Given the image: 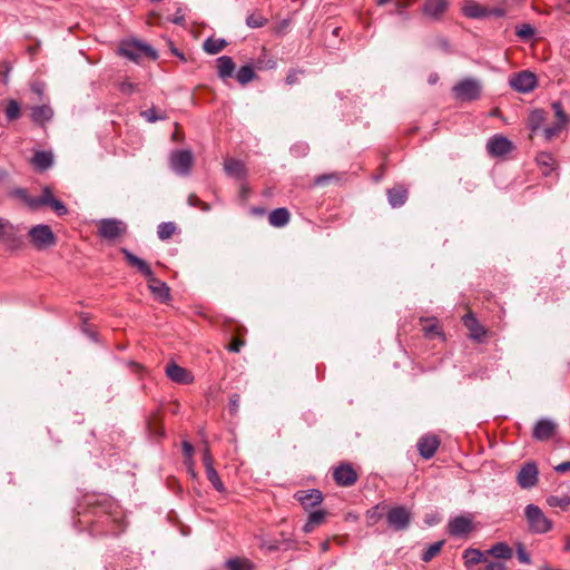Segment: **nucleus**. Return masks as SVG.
<instances>
[{"instance_id": "1", "label": "nucleus", "mask_w": 570, "mask_h": 570, "mask_svg": "<svg viewBox=\"0 0 570 570\" xmlns=\"http://www.w3.org/2000/svg\"><path fill=\"white\" fill-rule=\"evenodd\" d=\"M119 55L134 62H139L142 57H148L151 60L158 58V53L153 47L137 40L122 42L119 47Z\"/></svg>"}, {"instance_id": "2", "label": "nucleus", "mask_w": 570, "mask_h": 570, "mask_svg": "<svg viewBox=\"0 0 570 570\" xmlns=\"http://www.w3.org/2000/svg\"><path fill=\"white\" fill-rule=\"evenodd\" d=\"M453 96L460 101H474L481 97L482 83L474 78H464L452 88Z\"/></svg>"}, {"instance_id": "3", "label": "nucleus", "mask_w": 570, "mask_h": 570, "mask_svg": "<svg viewBox=\"0 0 570 570\" xmlns=\"http://www.w3.org/2000/svg\"><path fill=\"white\" fill-rule=\"evenodd\" d=\"M524 514L529 524V530L533 533H547L552 529V522L549 520L542 510L530 503L524 509Z\"/></svg>"}, {"instance_id": "4", "label": "nucleus", "mask_w": 570, "mask_h": 570, "mask_svg": "<svg viewBox=\"0 0 570 570\" xmlns=\"http://www.w3.org/2000/svg\"><path fill=\"white\" fill-rule=\"evenodd\" d=\"M28 234L32 245L40 250L49 248L57 243V237L53 234L51 227L46 224L33 226Z\"/></svg>"}, {"instance_id": "5", "label": "nucleus", "mask_w": 570, "mask_h": 570, "mask_svg": "<svg viewBox=\"0 0 570 570\" xmlns=\"http://www.w3.org/2000/svg\"><path fill=\"white\" fill-rule=\"evenodd\" d=\"M194 163V157L190 150L180 149L174 150L169 156V166L174 173L180 176H186L190 173Z\"/></svg>"}, {"instance_id": "6", "label": "nucleus", "mask_w": 570, "mask_h": 570, "mask_svg": "<svg viewBox=\"0 0 570 570\" xmlns=\"http://www.w3.org/2000/svg\"><path fill=\"white\" fill-rule=\"evenodd\" d=\"M509 83L515 91L528 94L537 88L538 79L532 71L523 70L513 73L509 79Z\"/></svg>"}, {"instance_id": "7", "label": "nucleus", "mask_w": 570, "mask_h": 570, "mask_svg": "<svg viewBox=\"0 0 570 570\" xmlns=\"http://www.w3.org/2000/svg\"><path fill=\"white\" fill-rule=\"evenodd\" d=\"M0 243L11 249L18 248L22 244L20 228L2 217H0Z\"/></svg>"}, {"instance_id": "8", "label": "nucleus", "mask_w": 570, "mask_h": 570, "mask_svg": "<svg viewBox=\"0 0 570 570\" xmlns=\"http://www.w3.org/2000/svg\"><path fill=\"white\" fill-rule=\"evenodd\" d=\"M411 519L410 510L402 505L391 508L386 513V522L395 531L405 530L410 525Z\"/></svg>"}, {"instance_id": "9", "label": "nucleus", "mask_w": 570, "mask_h": 570, "mask_svg": "<svg viewBox=\"0 0 570 570\" xmlns=\"http://www.w3.org/2000/svg\"><path fill=\"white\" fill-rule=\"evenodd\" d=\"M124 222L115 218H104L98 222V234L105 239H116L126 233Z\"/></svg>"}, {"instance_id": "10", "label": "nucleus", "mask_w": 570, "mask_h": 570, "mask_svg": "<svg viewBox=\"0 0 570 570\" xmlns=\"http://www.w3.org/2000/svg\"><path fill=\"white\" fill-rule=\"evenodd\" d=\"M487 150L492 157H502L513 150V144L502 135H494L489 138Z\"/></svg>"}, {"instance_id": "11", "label": "nucleus", "mask_w": 570, "mask_h": 570, "mask_svg": "<svg viewBox=\"0 0 570 570\" xmlns=\"http://www.w3.org/2000/svg\"><path fill=\"white\" fill-rule=\"evenodd\" d=\"M538 466L534 462L524 463L517 474V482L522 489H531L538 483Z\"/></svg>"}, {"instance_id": "12", "label": "nucleus", "mask_w": 570, "mask_h": 570, "mask_svg": "<svg viewBox=\"0 0 570 570\" xmlns=\"http://www.w3.org/2000/svg\"><path fill=\"white\" fill-rule=\"evenodd\" d=\"M558 424L554 420L542 417L535 422L532 430V438L537 441H547L556 434Z\"/></svg>"}, {"instance_id": "13", "label": "nucleus", "mask_w": 570, "mask_h": 570, "mask_svg": "<svg viewBox=\"0 0 570 570\" xmlns=\"http://www.w3.org/2000/svg\"><path fill=\"white\" fill-rule=\"evenodd\" d=\"M333 479L340 487H351L357 481V473L351 464L343 463L333 471Z\"/></svg>"}, {"instance_id": "14", "label": "nucleus", "mask_w": 570, "mask_h": 570, "mask_svg": "<svg viewBox=\"0 0 570 570\" xmlns=\"http://www.w3.org/2000/svg\"><path fill=\"white\" fill-rule=\"evenodd\" d=\"M165 373L170 381L177 384H190L194 381L193 374L175 362L166 365Z\"/></svg>"}, {"instance_id": "15", "label": "nucleus", "mask_w": 570, "mask_h": 570, "mask_svg": "<svg viewBox=\"0 0 570 570\" xmlns=\"http://www.w3.org/2000/svg\"><path fill=\"white\" fill-rule=\"evenodd\" d=\"M294 498L302 504L304 510L320 505L324 499L323 493L317 489L297 491Z\"/></svg>"}, {"instance_id": "16", "label": "nucleus", "mask_w": 570, "mask_h": 570, "mask_svg": "<svg viewBox=\"0 0 570 570\" xmlns=\"http://www.w3.org/2000/svg\"><path fill=\"white\" fill-rule=\"evenodd\" d=\"M416 446L420 455L423 459L429 460L438 451L440 446V440L436 435L424 434L419 439Z\"/></svg>"}, {"instance_id": "17", "label": "nucleus", "mask_w": 570, "mask_h": 570, "mask_svg": "<svg viewBox=\"0 0 570 570\" xmlns=\"http://www.w3.org/2000/svg\"><path fill=\"white\" fill-rule=\"evenodd\" d=\"M471 519L460 515L449 521L448 531L452 537H464L472 531Z\"/></svg>"}, {"instance_id": "18", "label": "nucleus", "mask_w": 570, "mask_h": 570, "mask_svg": "<svg viewBox=\"0 0 570 570\" xmlns=\"http://www.w3.org/2000/svg\"><path fill=\"white\" fill-rule=\"evenodd\" d=\"M448 0H425L422 7V12L425 17L439 20L448 10Z\"/></svg>"}, {"instance_id": "19", "label": "nucleus", "mask_w": 570, "mask_h": 570, "mask_svg": "<svg viewBox=\"0 0 570 570\" xmlns=\"http://www.w3.org/2000/svg\"><path fill=\"white\" fill-rule=\"evenodd\" d=\"M122 253L129 266L136 268L141 275H144L147 278L148 282L155 281L151 267L147 262L137 257L126 248L122 249Z\"/></svg>"}, {"instance_id": "20", "label": "nucleus", "mask_w": 570, "mask_h": 570, "mask_svg": "<svg viewBox=\"0 0 570 570\" xmlns=\"http://www.w3.org/2000/svg\"><path fill=\"white\" fill-rule=\"evenodd\" d=\"M389 204L393 208L403 206L409 197V190L404 185L396 184L386 191Z\"/></svg>"}, {"instance_id": "21", "label": "nucleus", "mask_w": 570, "mask_h": 570, "mask_svg": "<svg viewBox=\"0 0 570 570\" xmlns=\"http://www.w3.org/2000/svg\"><path fill=\"white\" fill-rule=\"evenodd\" d=\"M463 325L470 331V337L474 341L481 342L487 331L479 323L474 314L468 313L462 317Z\"/></svg>"}, {"instance_id": "22", "label": "nucleus", "mask_w": 570, "mask_h": 570, "mask_svg": "<svg viewBox=\"0 0 570 570\" xmlns=\"http://www.w3.org/2000/svg\"><path fill=\"white\" fill-rule=\"evenodd\" d=\"M14 194L32 210L39 209L46 204V187L42 189V194L39 197H35L28 194L23 188H19Z\"/></svg>"}, {"instance_id": "23", "label": "nucleus", "mask_w": 570, "mask_h": 570, "mask_svg": "<svg viewBox=\"0 0 570 570\" xmlns=\"http://www.w3.org/2000/svg\"><path fill=\"white\" fill-rule=\"evenodd\" d=\"M30 117L35 124L43 126L52 119L53 110L49 105L33 106Z\"/></svg>"}, {"instance_id": "24", "label": "nucleus", "mask_w": 570, "mask_h": 570, "mask_svg": "<svg viewBox=\"0 0 570 570\" xmlns=\"http://www.w3.org/2000/svg\"><path fill=\"white\" fill-rule=\"evenodd\" d=\"M421 323H426L422 327L425 337L433 338L435 336L444 340V333L435 317H421Z\"/></svg>"}, {"instance_id": "25", "label": "nucleus", "mask_w": 570, "mask_h": 570, "mask_svg": "<svg viewBox=\"0 0 570 570\" xmlns=\"http://www.w3.org/2000/svg\"><path fill=\"white\" fill-rule=\"evenodd\" d=\"M31 164L37 170L45 171L53 164V156L50 151L38 150L35 153Z\"/></svg>"}, {"instance_id": "26", "label": "nucleus", "mask_w": 570, "mask_h": 570, "mask_svg": "<svg viewBox=\"0 0 570 570\" xmlns=\"http://www.w3.org/2000/svg\"><path fill=\"white\" fill-rule=\"evenodd\" d=\"M327 512L325 510H315L308 514L306 523L303 525L305 533H311L315 528L323 524L326 520Z\"/></svg>"}, {"instance_id": "27", "label": "nucleus", "mask_w": 570, "mask_h": 570, "mask_svg": "<svg viewBox=\"0 0 570 570\" xmlns=\"http://www.w3.org/2000/svg\"><path fill=\"white\" fill-rule=\"evenodd\" d=\"M291 214L287 208L279 207L269 213L268 222L274 227H284L288 224Z\"/></svg>"}, {"instance_id": "28", "label": "nucleus", "mask_w": 570, "mask_h": 570, "mask_svg": "<svg viewBox=\"0 0 570 570\" xmlns=\"http://www.w3.org/2000/svg\"><path fill=\"white\" fill-rule=\"evenodd\" d=\"M235 71V62L228 56H222L217 59V73L222 79L233 76Z\"/></svg>"}, {"instance_id": "29", "label": "nucleus", "mask_w": 570, "mask_h": 570, "mask_svg": "<svg viewBox=\"0 0 570 570\" xmlns=\"http://www.w3.org/2000/svg\"><path fill=\"white\" fill-rule=\"evenodd\" d=\"M463 13L468 18L482 19L488 17V8L476 2L469 1L463 7Z\"/></svg>"}, {"instance_id": "30", "label": "nucleus", "mask_w": 570, "mask_h": 570, "mask_svg": "<svg viewBox=\"0 0 570 570\" xmlns=\"http://www.w3.org/2000/svg\"><path fill=\"white\" fill-rule=\"evenodd\" d=\"M46 204L45 206H50L51 209L58 215V216H65L68 214L67 206L58 198H55L52 196V191L50 187L46 186Z\"/></svg>"}, {"instance_id": "31", "label": "nucleus", "mask_w": 570, "mask_h": 570, "mask_svg": "<svg viewBox=\"0 0 570 570\" xmlns=\"http://www.w3.org/2000/svg\"><path fill=\"white\" fill-rule=\"evenodd\" d=\"M225 171L237 179H243L246 176V167L244 163L237 159H228L225 161Z\"/></svg>"}, {"instance_id": "32", "label": "nucleus", "mask_w": 570, "mask_h": 570, "mask_svg": "<svg viewBox=\"0 0 570 570\" xmlns=\"http://www.w3.org/2000/svg\"><path fill=\"white\" fill-rule=\"evenodd\" d=\"M463 559L466 568L487 561L484 553L481 550L474 548L466 549L463 552Z\"/></svg>"}, {"instance_id": "33", "label": "nucleus", "mask_w": 570, "mask_h": 570, "mask_svg": "<svg viewBox=\"0 0 570 570\" xmlns=\"http://www.w3.org/2000/svg\"><path fill=\"white\" fill-rule=\"evenodd\" d=\"M535 160L539 167L541 168L542 174L546 176L549 175L554 169L556 159L549 153H540L537 156Z\"/></svg>"}, {"instance_id": "34", "label": "nucleus", "mask_w": 570, "mask_h": 570, "mask_svg": "<svg viewBox=\"0 0 570 570\" xmlns=\"http://www.w3.org/2000/svg\"><path fill=\"white\" fill-rule=\"evenodd\" d=\"M226 45L225 39L209 37L204 41L203 49L209 55H216L220 52Z\"/></svg>"}, {"instance_id": "35", "label": "nucleus", "mask_w": 570, "mask_h": 570, "mask_svg": "<svg viewBox=\"0 0 570 570\" xmlns=\"http://www.w3.org/2000/svg\"><path fill=\"white\" fill-rule=\"evenodd\" d=\"M487 553L497 559H510L513 554V551L507 543L499 542L492 546V548L489 549Z\"/></svg>"}, {"instance_id": "36", "label": "nucleus", "mask_w": 570, "mask_h": 570, "mask_svg": "<svg viewBox=\"0 0 570 570\" xmlns=\"http://www.w3.org/2000/svg\"><path fill=\"white\" fill-rule=\"evenodd\" d=\"M546 120V112L542 109L532 110L528 117V127L532 132L540 129Z\"/></svg>"}, {"instance_id": "37", "label": "nucleus", "mask_w": 570, "mask_h": 570, "mask_svg": "<svg viewBox=\"0 0 570 570\" xmlns=\"http://www.w3.org/2000/svg\"><path fill=\"white\" fill-rule=\"evenodd\" d=\"M255 77H256V73H255L253 67L249 65L240 67L238 69V71L236 72V79L243 86H245L248 82H250L252 80H254Z\"/></svg>"}, {"instance_id": "38", "label": "nucleus", "mask_w": 570, "mask_h": 570, "mask_svg": "<svg viewBox=\"0 0 570 570\" xmlns=\"http://www.w3.org/2000/svg\"><path fill=\"white\" fill-rule=\"evenodd\" d=\"M177 232V226L173 222H164L157 227V235L159 239L167 240Z\"/></svg>"}, {"instance_id": "39", "label": "nucleus", "mask_w": 570, "mask_h": 570, "mask_svg": "<svg viewBox=\"0 0 570 570\" xmlns=\"http://www.w3.org/2000/svg\"><path fill=\"white\" fill-rule=\"evenodd\" d=\"M6 118L8 121L17 120L21 117V106L14 99H9L4 110Z\"/></svg>"}, {"instance_id": "40", "label": "nucleus", "mask_w": 570, "mask_h": 570, "mask_svg": "<svg viewBox=\"0 0 570 570\" xmlns=\"http://www.w3.org/2000/svg\"><path fill=\"white\" fill-rule=\"evenodd\" d=\"M229 570H252L253 563L248 559L233 558L226 561Z\"/></svg>"}, {"instance_id": "41", "label": "nucleus", "mask_w": 570, "mask_h": 570, "mask_svg": "<svg viewBox=\"0 0 570 570\" xmlns=\"http://www.w3.org/2000/svg\"><path fill=\"white\" fill-rule=\"evenodd\" d=\"M444 544L443 540L436 541L430 544L422 553L421 559L424 562H430L435 556H438Z\"/></svg>"}, {"instance_id": "42", "label": "nucleus", "mask_w": 570, "mask_h": 570, "mask_svg": "<svg viewBox=\"0 0 570 570\" xmlns=\"http://www.w3.org/2000/svg\"><path fill=\"white\" fill-rule=\"evenodd\" d=\"M148 289L154 299L160 303H168L170 301V287H148Z\"/></svg>"}, {"instance_id": "43", "label": "nucleus", "mask_w": 570, "mask_h": 570, "mask_svg": "<svg viewBox=\"0 0 570 570\" xmlns=\"http://www.w3.org/2000/svg\"><path fill=\"white\" fill-rule=\"evenodd\" d=\"M547 503L552 508H560L562 510H566L570 505V495H550L547 498Z\"/></svg>"}, {"instance_id": "44", "label": "nucleus", "mask_w": 570, "mask_h": 570, "mask_svg": "<svg viewBox=\"0 0 570 570\" xmlns=\"http://www.w3.org/2000/svg\"><path fill=\"white\" fill-rule=\"evenodd\" d=\"M206 475L208 481L212 483V485L218 491V492H225V485L222 482L218 472L215 470V468H210L206 470Z\"/></svg>"}, {"instance_id": "45", "label": "nucleus", "mask_w": 570, "mask_h": 570, "mask_svg": "<svg viewBox=\"0 0 570 570\" xmlns=\"http://www.w3.org/2000/svg\"><path fill=\"white\" fill-rule=\"evenodd\" d=\"M551 108L554 111V116L557 117L558 122L567 125L569 121V116L564 112L561 101H553Z\"/></svg>"}, {"instance_id": "46", "label": "nucleus", "mask_w": 570, "mask_h": 570, "mask_svg": "<svg viewBox=\"0 0 570 570\" xmlns=\"http://www.w3.org/2000/svg\"><path fill=\"white\" fill-rule=\"evenodd\" d=\"M534 28L529 23H523L517 27V36L522 40H530L534 36Z\"/></svg>"}, {"instance_id": "47", "label": "nucleus", "mask_w": 570, "mask_h": 570, "mask_svg": "<svg viewBox=\"0 0 570 570\" xmlns=\"http://www.w3.org/2000/svg\"><path fill=\"white\" fill-rule=\"evenodd\" d=\"M267 23V19L264 18L262 14L258 13H252L246 18V24L249 28H262Z\"/></svg>"}, {"instance_id": "48", "label": "nucleus", "mask_w": 570, "mask_h": 570, "mask_svg": "<svg viewBox=\"0 0 570 570\" xmlns=\"http://www.w3.org/2000/svg\"><path fill=\"white\" fill-rule=\"evenodd\" d=\"M141 116L148 121V122H155L160 119H165V114L159 112L155 107H151L147 110L141 111Z\"/></svg>"}, {"instance_id": "49", "label": "nucleus", "mask_w": 570, "mask_h": 570, "mask_svg": "<svg viewBox=\"0 0 570 570\" xmlns=\"http://www.w3.org/2000/svg\"><path fill=\"white\" fill-rule=\"evenodd\" d=\"M566 125L561 124V122H557L550 127H547L544 130H543V135H544V138L547 140H551L553 137L558 136L561 130L564 128Z\"/></svg>"}, {"instance_id": "50", "label": "nucleus", "mask_w": 570, "mask_h": 570, "mask_svg": "<svg viewBox=\"0 0 570 570\" xmlns=\"http://www.w3.org/2000/svg\"><path fill=\"white\" fill-rule=\"evenodd\" d=\"M187 203L191 207H198L204 212H208L210 209V206L207 203H204L199 197L195 194H190L188 196Z\"/></svg>"}, {"instance_id": "51", "label": "nucleus", "mask_w": 570, "mask_h": 570, "mask_svg": "<svg viewBox=\"0 0 570 570\" xmlns=\"http://www.w3.org/2000/svg\"><path fill=\"white\" fill-rule=\"evenodd\" d=\"M337 179H338L337 174H334V173L323 174V175H318L314 178V185L323 186V185L328 184L332 180H337Z\"/></svg>"}, {"instance_id": "52", "label": "nucleus", "mask_w": 570, "mask_h": 570, "mask_svg": "<svg viewBox=\"0 0 570 570\" xmlns=\"http://www.w3.org/2000/svg\"><path fill=\"white\" fill-rule=\"evenodd\" d=\"M239 403H240L239 394H237V393L232 394L229 397V402H228V410L232 415L237 414L238 409H239Z\"/></svg>"}, {"instance_id": "53", "label": "nucleus", "mask_w": 570, "mask_h": 570, "mask_svg": "<svg viewBox=\"0 0 570 570\" xmlns=\"http://www.w3.org/2000/svg\"><path fill=\"white\" fill-rule=\"evenodd\" d=\"M517 557H518L519 561L522 562V563H525V564H530L531 563L530 556L525 551V548H524V546L522 543H519L518 547H517Z\"/></svg>"}, {"instance_id": "54", "label": "nucleus", "mask_w": 570, "mask_h": 570, "mask_svg": "<svg viewBox=\"0 0 570 570\" xmlns=\"http://www.w3.org/2000/svg\"><path fill=\"white\" fill-rule=\"evenodd\" d=\"M411 6V0H397L395 2L396 13L401 16L403 19H409L407 13H405L404 9Z\"/></svg>"}, {"instance_id": "55", "label": "nucleus", "mask_w": 570, "mask_h": 570, "mask_svg": "<svg viewBox=\"0 0 570 570\" xmlns=\"http://www.w3.org/2000/svg\"><path fill=\"white\" fill-rule=\"evenodd\" d=\"M118 88L121 94L131 95L137 90V85L129 81H122L119 83Z\"/></svg>"}, {"instance_id": "56", "label": "nucleus", "mask_w": 570, "mask_h": 570, "mask_svg": "<svg viewBox=\"0 0 570 570\" xmlns=\"http://www.w3.org/2000/svg\"><path fill=\"white\" fill-rule=\"evenodd\" d=\"M282 540L278 542L284 549H292L295 547V541L286 535L284 532L281 533Z\"/></svg>"}, {"instance_id": "57", "label": "nucleus", "mask_w": 570, "mask_h": 570, "mask_svg": "<svg viewBox=\"0 0 570 570\" xmlns=\"http://www.w3.org/2000/svg\"><path fill=\"white\" fill-rule=\"evenodd\" d=\"M1 68L3 69L1 71L2 82L4 85H7L8 81H9V73L11 71V66H10V63L8 61H2L1 62Z\"/></svg>"}, {"instance_id": "58", "label": "nucleus", "mask_w": 570, "mask_h": 570, "mask_svg": "<svg viewBox=\"0 0 570 570\" xmlns=\"http://www.w3.org/2000/svg\"><path fill=\"white\" fill-rule=\"evenodd\" d=\"M203 462H204V466H205V471L207 469H210V468H214V464H213V458H212V454H210V451L208 448H206L204 450V453H203Z\"/></svg>"}, {"instance_id": "59", "label": "nucleus", "mask_w": 570, "mask_h": 570, "mask_svg": "<svg viewBox=\"0 0 570 570\" xmlns=\"http://www.w3.org/2000/svg\"><path fill=\"white\" fill-rule=\"evenodd\" d=\"M487 564H485V569L487 570H505V567L502 562L500 561H485Z\"/></svg>"}, {"instance_id": "60", "label": "nucleus", "mask_w": 570, "mask_h": 570, "mask_svg": "<svg viewBox=\"0 0 570 570\" xmlns=\"http://www.w3.org/2000/svg\"><path fill=\"white\" fill-rule=\"evenodd\" d=\"M183 452H184V455L187 458V459H191L193 456V453H194V446L187 442V441H184L183 442Z\"/></svg>"}, {"instance_id": "61", "label": "nucleus", "mask_w": 570, "mask_h": 570, "mask_svg": "<svg viewBox=\"0 0 570 570\" xmlns=\"http://www.w3.org/2000/svg\"><path fill=\"white\" fill-rule=\"evenodd\" d=\"M298 73H301V71H297V70H291L288 73H287V77H286V82L287 85H294L297 82L298 80Z\"/></svg>"}, {"instance_id": "62", "label": "nucleus", "mask_w": 570, "mask_h": 570, "mask_svg": "<svg viewBox=\"0 0 570 570\" xmlns=\"http://www.w3.org/2000/svg\"><path fill=\"white\" fill-rule=\"evenodd\" d=\"M490 16H494V17H498V18H501V17H504L505 16V10L503 8H488V17Z\"/></svg>"}, {"instance_id": "63", "label": "nucleus", "mask_w": 570, "mask_h": 570, "mask_svg": "<svg viewBox=\"0 0 570 570\" xmlns=\"http://www.w3.org/2000/svg\"><path fill=\"white\" fill-rule=\"evenodd\" d=\"M243 345H244V342H243L242 340L236 338V340H234V341L230 343V345H229L228 350H229L230 352L238 353V352L240 351V347H242Z\"/></svg>"}, {"instance_id": "64", "label": "nucleus", "mask_w": 570, "mask_h": 570, "mask_svg": "<svg viewBox=\"0 0 570 570\" xmlns=\"http://www.w3.org/2000/svg\"><path fill=\"white\" fill-rule=\"evenodd\" d=\"M554 471L558 473H566L570 471V461L562 462L554 466Z\"/></svg>"}]
</instances>
